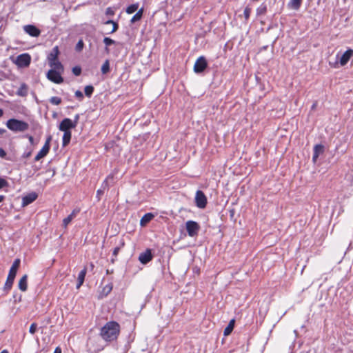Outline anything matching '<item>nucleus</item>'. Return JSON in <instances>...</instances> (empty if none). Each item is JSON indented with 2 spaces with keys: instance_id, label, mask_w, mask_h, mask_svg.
I'll list each match as a JSON object with an SVG mask.
<instances>
[{
  "instance_id": "nucleus-1",
  "label": "nucleus",
  "mask_w": 353,
  "mask_h": 353,
  "mask_svg": "<svg viewBox=\"0 0 353 353\" xmlns=\"http://www.w3.org/2000/svg\"><path fill=\"white\" fill-rule=\"evenodd\" d=\"M120 325L116 321L108 322L101 327L100 335L106 341L116 340L119 334Z\"/></svg>"
},
{
  "instance_id": "nucleus-46",
  "label": "nucleus",
  "mask_w": 353,
  "mask_h": 353,
  "mask_svg": "<svg viewBox=\"0 0 353 353\" xmlns=\"http://www.w3.org/2000/svg\"><path fill=\"white\" fill-rule=\"evenodd\" d=\"M112 30H111V32L110 33H113L114 32H116L118 28H119V24L117 23V22H114L112 23Z\"/></svg>"
},
{
  "instance_id": "nucleus-34",
  "label": "nucleus",
  "mask_w": 353,
  "mask_h": 353,
  "mask_svg": "<svg viewBox=\"0 0 353 353\" xmlns=\"http://www.w3.org/2000/svg\"><path fill=\"white\" fill-rule=\"evenodd\" d=\"M112 290V285L111 283L108 284L105 286H104L103 288L102 289L101 294L103 296H106L110 293Z\"/></svg>"
},
{
  "instance_id": "nucleus-49",
  "label": "nucleus",
  "mask_w": 353,
  "mask_h": 353,
  "mask_svg": "<svg viewBox=\"0 0 353 353\" xmlns=\"http://www.w3.org/2000/svg\"><path fill=\"white\" fill-rule=\"evenodd\" d=\"M54 353H62L61 348L60 347H57L54 351Z\"/></svg>"
},
{
  "instance_id": "nucleus-48",
  "label": "nucleus",
  "mask_w": 353,
  "mask_h": 353,
  "mask_svg": "<svg viewBox=\"0 0 353 353\" xmlns=\"http://www.w3.org/2000/svg\"><path fill=\"white\" fill-rule=\"evenodd\" d=\"M106 14H110V15H112V14H114V12L111 9V8H108L107 10H106Z\"/></svg>"
},
{
  "instance_id": "nucleus-40",
  "label": "nucleus",
  "mask_w": 353,
  "mask_h": 353,
  "mask_svg": "<svg viewBox=\"0 0 353 353\" xmlns=\"http://www.w3.org/2000/svg\"><path fill=\"white\" fill-rule=\"evenodd\" d=\"M72 72L75 76H79L81 73V68L79 66H75L72 68Z\"/></svg>"
},
{
  "instance_id": "nucleus-4",
  "label": "nucleus",
  "mask_w": 353,
  "mask_h": 353,
  "mask_svg": "<svg viewBox=\"0 0 353 353\" xmlns=\"http://www.w3.org/2000/svg\"><path fill=\"white\" fill-rule=\"evenodd\" d=\"M51 140H52V136L49 135L47 137L43 146L42 147L41 150L38 152V154L35 156V157H34L35 161H39L41 159L45 157L48 154L50 149V143Z\"/></svg>"
},
{
  "instance_id": "nucleus-53",
  "label": "nucleus",
  "mask_w": 353,
  "mask_h": 353,
  "mask_svg": "<svg viewBox=\"0 0 353 353\" xmlns=\"http://www.w3.org/2000/svg\"><path fill=\"white\" fill-rule=\"evenodd\" d=\"M5 199L4 195H0V203L2 202Z\"/></svg>"
},
{
  "instance_id": "nucleus-58",
  "label": "nucleus",
  "mask_w": 353,
  "mask_h": 353,
  "mask_svg": "<svg viewBox=\"0 0 353 353\" xmlns=\"http://www.w3.org/2000/svg\"><path fill=\"white\" fill-rule=\"evenodd\" d=\"M336 58H337V59H339V53H338V54H336Z\"/></svg>"
},
{
  "instance_id": "nucleus-17",
  "label": "nucleus",
  "mask_w": 353,
  "mask_h": 353,
  "mask_svg": "<svg viewBox=\"0 0 353 353\" xmlns=\"http://www.w3.org/2000/svg\"><path fill=\"white\" fill-rule=\"evenodd\" d=\"M86 272H87V268L84 267V268L83 270H81L80 271V272L79 273L78 281H77V283L76 285L77 289H79L81 288V286L83 285L84 280H85V276Z\"/></svg>"
},
{
  "instance_id": "nucleus-35",
  "label": "nucleus",
  "mask_w": 353,
  "mask_h": 353,
  "mask_svg": "<svg viewBox=\"0 0 353 353\" xmlns=\"http://www.w3.org/2000/svg\"><path fill=\"white\" fill-rule=\"evenodd\" d=\"M20 263H21L20 259H16L14 261V262H13V263H12V266H11L10 270H12L13 271L17 272V270H18V269H19V268L20 266Z\"/></svg>"
},
{
  "instance_id": "nucleus-23",
  "label": "nucleus",
  "mask_w": 353,
  "mask_h": 353,
  "mask_svg": "<svg viewBox=\"0 0 353 353\" xmlns=\"http://www.w3.org/2000/svg\"><path fill=\"white\" fill-rule=\"evenodd\" d=\"M302 0H290L288 4L290 8L299 10L301 6Z\"/></svg>"
},
{
  "instance_id": "nucleus-3",
  "label": "nucleus",
  "mask_w": 353,
  "mask_h": 353,
  "mask_svg": "<svg viewBox=\"0 0 353 353\" xmlns=\"http://www.w3.org/2000/svg\"><path fill=\"white\" fill-rule=\"evenodd\" d=\"M185 228L188 235L191 237H194L198 235L201 227L197 222L190 220L185 223Z\"/></svg>"
},
{
  "instance_id": "nucleus-25",
  "label": "nucleus",
  "mask_w": 353,
  "mask_h": 353,
  "mask_svg": "<svg viewBox=\"0 0 353 353\" xmlns=\"http://www.w3.org/2000/svg\"><path fill=\"white\" fill-rule=\"evenodd\" d=\"M17 95L26 97L28 94V86L26 83H22L17 92Z\"/></svg>"
},
{
  "instance_id": "nucleus-12",
  "label": "nucleus",
  "mask_w": 353,
  "mask_h": 353,
  "mask_svg": "<svg viewBox=\"0 0 353 353\" xmlns=\"http://www.w3.org/2000/svg\"><path fill=\"white\" fill-rule=\"evenodd\" d=\"M352 57L353 50L348 48L339 58L340 65L345 66Z\"/></svg>"
},
{
  "instance_id": "nucleus-41",
  "label": "nucleus",
  "mask_w": 353,
  "mask_h": 353,
  "mask_svg": "<svg viewBox=\"0 0 353 353\" xmlns=\"http://www.w3.org/2000/svg\"><path fill=\"white\" fill-rule=\"evenodd\" d=\"M8 182L6 179L0 177V189L8 187Z\"/></svg>"
},
{
  "instance_id": "nucleus-10",
  "label": "nucleus",
  "mask_w": 353,
  "mask_h": 353,
  "mask_svg": "<svg viewBox=\"0 0 353 353\" xmlns=\"http://www.w3.org/2000/svg\"><path fill=\"white\" fill-rule=\"evenodd\" d=\"M31 57L27 53H23L17 57L16 63L19 67H26L30 63Z\"/></svg>"
},
{
  "instance_id": "nucleus-57",
  "label": "nucleus",
  "mask_w": 353,
  "mask_h": 353,
  "mask_svg": "<svg viewBox=\"0 0 353 353\" xmlns=\"http://www.w3.org/2000/svg\"><path fill=\"white\" fill-rule=\"evenodd\" d=\"M0 353H9V352L8 350H4L1 351Z\"/></svg>"
},
{
  "instance_id": "nucleus-11",
  "label": "nucleus",
  "mask_w": 353,
  "mask_h": 353,
  "mask_svg": "<svg viewBox=\"0 0 353 353\" xmlns=\"http://www.w3.org/2000/svg\"><path fill=\"white\" fill-rule=\"evenodd\" d=\"M75 128L69 118L63 119L59 125V130L62 132H69L71 129Z\"/></svg>"
},
{
  "instance_id": "nucleus-29",
  "label": "nucleus",
  "mask_w": 353,
  "mask_h": 353,
  "mask_svg": "<svg viewBox=\"0 0 353 353\" xmlns=\"http://www.w3.org/2000/svg\"><path fill=\"white\" fill-rule=\"evenodd\" d=\"M234 319H232L228 326L224 330V335H229L234 329Z\"/></svg>"
},
{
  "instance_id": "nucleus-56",
  "label": "nucleus",
  "mask_w": 353,
  "mask_h": 353,
  "mask_svg": "<svg viewBox=\"0 0 353 353\" xmlns=\"http://www.w3.org/2000/svg\"><path fill=\"white\" fill-rule=\"evenodd\" d=\"M3 115V110L0 108V117H1Z\"/></svg>"
},
{
  "instance_id": "nucleus-14",
  "label": "nucleus",
  "mask_w": 353,
  "mask_h": 353,
  "mask_svg": "<svg viewBox=\"0 0 353 353\" xmlns=\"http://www.w3.org/2000/svg\"><path fill=\"white\" fill-rule=\"evenodd\" d=\"M23 30L30 36L34 37H37L41 34V30L34 25L24 26Z\"/></svg>"
},
{
  "instance_id": "nucleus-47",
  "label": "nucleus",
  "mask_w": 353,
  "mask_h": 353,
  "mask_svg": "<svg viewBox=\"0 0 353 353\" xmlns=\"http://www.w3.org/2000/svg\"><path fill=\"white\" fill-rule=\"evenodd\" d=\"M6 154V152L3 148H0V157L2 159H5Z\"/></svg>"
},
{
  "instance_id": "nucleus-16",
  "label": "nucleus",
  "mask_w": 353,
  "mask_h": 353,
  "mask_svg": "<svg viewBox=\"0 0 353 353\" xmlns=\"http://www.w3.org/2000/svg\"><path fill=\"white\" fill-rule=\"evenodd\" d=\"M324 152V146L322 144H316L314 147L312 161L315 162L319 155Z\"/></svg>"
},
{
  "instance_id": "nucleus-18",
  "label": "nucleus",
  "mask_w": 353,
  "mask_h": 353,
  "mask_svg": "<svg viewBox=\"0 0 353 353\" xmlns=\"http://www.w3.org/2000/svg\"><path fill=\"white\" fill-rule=\"evenodd\" d=\"M59 50L57 46H54L48 56V62L54 61L58 59Z\"/></svg>"
},
{
  "instance_id": "nucleus-24",
  "label": "nucleus",
  "mask_w": 353,
  "mask_h": 353,
  "mask_svg": "<svg viewBox=\"0 0 353 353\" xmlns=\"http://www.w3.org/2000/svg\"><path fill=\"white\" fill-rule=\"evenodd\" d=\"M143 10H144L143 8H141V9H139L137 11V12L132 17L130 22L132 23H134L137 21H140L143 17Z\"/></svg>"
},
{
  "instance_id": "nucleus-5",
  "label": "nucleus",
  "mask_w": 353,
  "mask_h": 353,
  "mask_svg": "<svg viewBox=\"0 0 353 353\" xmlns=\"http://www.w3.org/2000/svg\"><path fill=\"white\" fill-rule=\"evenodd\" d=\"M207 197L201 190H197L195 194V204L201 209H203L207 205Z\"/></svg>"
},
{
  "instance_id": "nucleus-21",
  "label": "nucleus",
  "mask_w": 353,
  "mask_h": 353,
  "mask_svg": "<svg viewBox=\"0 0 353 353\" xmlns=\"http://www.w3.org/2000/svg\"><path fill=\"white\" fill-rule=\"evenodd\" d=\"M49 65L51 68H52V70H56L57 71L63 72V65L58 59H57L54 61H50Z\"/></svg>"
},
{
  "instance_id": "nucleus-42",
  "label": "nucleus",
  "mask_w": 353,
  "mask_h": 353,
  "mask_svg": "<svg viewBox=\"0 0 353 353\" xmlns=\"http://www.w3.org/2000/svg\"><path fill=\"white\" fill-rule=\"evenodd\" d=\"M74 96L79 99V101H81L83 99V92L80 90H77L74 93Z\"/></svg>"
},
{
  "instance_id": "nucleus-9",
  "label": "nucleus",
  "mask_w": 353,
  "mask_h": 353,
  "mask_svg": "<svg viewBox=\"0 0 353 353\" xmlns=\"http://www.w3.org/2000/svg\"><path fill=\"white\" fill-rule=\"evenodd\" d=\"M17 272L10 270L6 281L3 286V290L8 293L12 288Z\"/></svg>"
},
{
  "instance_id": "nucleus-15",
  "label": "nucleus",
  "mask_w": 353,
  "mask_h": 353,
  "mask_svg": "<svg viewBox=\"0 0 353 353\" xmlns=\"http://www.w3.org/2000/svg\"><path fill=\"white\" fill-rule=\"evenodd\" d=\"M38 197V194L32 192L22 198L21 205L23 207L27 206L34 202Z\"/></svg>"
},
{
  "instance_id": "nucleus-37",
  "label": "nucleus",
  "mask_w": 353,
  "mask_h": 353,
  "mask_svg": "<svg viewBox=\"0 0 353 353\" xmlns=\"http://www.w3.org/2000/svg\"><path fill=\"white\" fill-rule=\"evenodd\" d=\"M49 101L53 105H59L61 103V99L58 97H52Z\"/></svg>"
},
{
  "instance_id": "nucleus-28",
  "label": "nucleus",
  "mask_w": 353,
  "mask_h": 353,
  "mask_svg": "<svg viewBox=\"0 0 353 353\" xmlns=\"http://www.w3.org/2000/svg\"><path fill=\"white\" fill-rule=\"evenodd\" d=\"M110 61L108 59H106L101 66V71L103 74H106L110 72Z\"/></svg>"
},
{
  "instance_id": "nucleus-32",
  "label": "nucleus",
  "mask_w": 353,
  "mask_h": 353,
  "mask_svg": "<svg viewBox=\"0 0 353 353\" xmlns=\"http://www.w3.org/2000/svg\"><path fill=\"white\" fill-rule=\"evenodd\" d=\"M267 12V6L265 3H262L259 8L256 9V15L260 16L265 14Z\"/></svg>"
},
{
  "instance_id": "nucleus-7",
  "label": "nucleus",
  "mask_w": 353,
  "mask_h": 353,
  "mask_svg": "<svg viewBox=\"0 0 353 353\" xmlns=\"http://www.w3.org/2000/svg\"><path fill=\"white\" fill-rule=\"evenodd\" d=\"M62 72L56 70H50L47 73V78L55 83H61L63 82V78L61 77Z\"/></svg>"
},
{
  "instance_id": "nucleus-43",
  "label": "nucleus",
  "mask_w": 353,
  "mask_h": 353,
  "mask_svg": "<svg viewBox=\"0 0 353 353\" xmlns=\"http://www.w3.org/2000/svg\"><path fill=\"white\" fill-rule=\"evenodd\" d=\"M21 296H22L21 294H18V293H14L13 294L14 302V303L20 302L21 301Z\"/></svg>"
},
{
  "instance_id": "nucleus-39",
  "label": "nucleus",
  "mask_w": 353,
  "mask_h": 353,
  "mask_svg": "<svg viewBox=\"0 0 353 353\" xmlns=\"http://www.w3.org/2000/svg\"><path fill=\"white\" fill-rule=\"evenodd\" d=\"M37 330V324L36 323H32L29 328V332L31 334H34Z\"/></svg>"
},
{
  "instance_id": "nucleus-22",
  "label": "nucleus",
  "mask_w": 353,
  "mask_h": 353,
  "mask_svg": "<svg viewBox=\"0 0 353 353\" xmlns=\"http://www.w3.org/2000/svg\"><path fill=\"white\" fill-rule=\"evenodd\" d=\"M71 137H72L71 131L63 132V138H62V146L63 147H65L70 143Z\"/></svg>"
},
{
  "instance_id": "nucleus-31",
  "label": "nucleus",
  "mask_w": 353,
  "mask_h": 353,
  "mask_svg": "<svg viewBox=\"0 0 353 353\" xmlns=\"http://www.w3.org/2000/svg\"><path fill=\"white\" fill-rule=\"evenodd\" d=\"M138 8H139V3H133V4L130 5L129 6H128L125 11L128 14H132L134 12H136L138 10Z\"/></svg>"
},
{
  "instance_id": "nucleus-13",
  "label": "nucleus",
  "mask_w": 353,
  "mask_h": 353,
  "mask_svg": "<svg viewBox=\"0 0 353 353\" xmlns=\"http://www.w3.org/2000/svg\"><path fill=\"white\" fill-rule=\"evenodd\" d=\"M153 259L150 249H147L144 252L139 254V260L142 264H147Z\"/></svg>"
},
{
  "instance_id": "nucleus-45",
  "label": "nucleus",
  "mask_w": 353,
  "mask_h": 353,
  "mask_svg": "<svg viewBox=\"0 0 353 353\" xmlns=\"http://www.w3.org/2000/svg\"><path fill=\"white\" fill-rule=\"evenodd\" d=\"M32 149H30L29 150H26L23 153L22 157L25 158V159L29 158L31 156V154H32Z\"/></svg>"
},
{
  "instance_id": "nucleus-60",
  "label": "nucleus",
  "mask_w": 353,
  "mask_h": 353,
  "mask_svg": "<svg viewBox=\"0 0 353 353\" xmlns=\"http://www.w3.org/2000/svg\"><path fill=\"white\" fill-rule=\"evenodd\" d=\"M110 273V271H109L108 270H107V274H109Z\"/></svg>"
},
{
  "instance_id": "nucleus-2",
  "label": "nucleus",
  "mask_w": 353,
  "mask_h": 353,
  "mask_svg": "<svg viewBox=\"0 0 353 353\" xmlns=\"http://www.w3.org/2000/svg\"><path fill=\"white\" fill-rule=\"evenodd\" d=\"M6 126L9 130L15 132H25L29 128V124L27 122L17 119H8Z\"/></svg>"
},
{
  "instance_id": "nucleus-33",
  "label": "nucleus",
  "mask_w": 353,
  "mask_h": 353,
  "mask_svg": "<svg viewBox=\"0 0 353 353\" xmlns=\"http://www.w3.org/2000/svg\"><path fill=\"white\" fill-rule=\"evenodd\" d=\"M94 88L92 85H86L84 89L85 95L87 97H89V98L91 97V96L92 95V94L94 92Z\"/></svg>"
},
{
  "instance_id": "nucleus-52",
  "label": "nucleus",
  "mask_w": 353,
  "mask_h": 353,
  "mask_svg": "<svg viewBox=\"0 0 353 353\" xmlns=\"http://www.w3.org/2000/svg\"><path fill=\"white\" fill-rule=\"evenodd\" d=\"M6 132V130L3 128H0V135L3 134V133H5Z\"/></svg>"
},
{
  "instance_id": "nucleus-6",
  "label": "nucleus",
  "mask_w": 353,
  "mask_h": 353,
  "mask_svg": "<svg viewBox=\"0 0 353 353\" xmlns=\"http://www.w3.org/2000/svg\"><path fill=\"white\" fill-rule=\"evenodd\" d=\"M208 67V62L203 56L199 57L194 65V72L199 74L203 72Z\"/></svg>"
},
{
  "instance_id": "nucleus-50",
  "label": "nucleus",
  "mask_w": 353,
  "mask_h": 353,
  "mask_svg": "<svg viewBox=\"0 0 353 353\" xmlns=\"http://www.w3.org/2000/svg\"><path fill=\"white\" fill-rule=\"evenodd\" d=\"M28 140L31 144L34 143V138L32 136L28 135Z\"/></svg>"
},
{
  "instance_id": "nucleus-36",
  "label": "nucleus",
  "mask_w": 353,
  "mask_h": 353,
  "mask_svg": "<svg viewBox=\"0 0 353 353\" xmlns=\"http://www.w3.org/2000/svg\"><path fill=\"white\" fill-rule=\"evenodd\" d=\"M251 8L249 6H247L245 8L243 11V15L245 20V22H247L250 18V13H251Z\"/></svg>"
},
{
  "instance_id": "nucleus-55",
  "label": "nucleus",
  "mask_w": 353,
  "mask_h": 353,
  "mask_svg": "<svg viewBox=\"0 0 353 353\" xmlns=\"http://www.w3.org/2000/svg\"><path fill=\"white\" fill-rule=\"evenodd\" d=\"M90 270H92L94 268V265L93 264V263H90Z\"/></svg>"
},
{
  "instance_id": "nucleus-61",
  "label": "nucleus",
  "mask_w": 353,
  "mask_h": 353,
  "mask_svg": "<svg viewBox=\"0 0 353 353\" xmlns=\"http://www.w3.org/2000/svg\"><path fill=\"white\" fill-rule=\"evenodd\" d=\"M315 108V104H313L312 108Z\"/></svg>"
},
{
  "instance_id": "nucleus-8",
  "label": "nucleus",
  "mask_w": 353,
  "mask_h": 353,
  "mask_svg": "<svg viewBox=\"0 0 353 353\" xmlns=\"http://www.w3.org/2000/svg\"><path fill=\"white\" fill-rule=\"evenodd\" d=\"M114 175L112 174H109L106 179L102 182L101 188L97 191L96 197L98 201L101 200V196L104 194L105 190L109 188V180H113Z\"/></svg>"
},
{
  "instance_id": "nucleus-51",
  "label": "nucleus",
  "mask_w": 353,
  "mask_h": 353,
  "mask_svg": "<svg viewBox=\"0 0 353 353\" xmlns=\"http://www.w3.org/2000/svg\"><path fill=\"white\" fill-rule=\"evenodd\" d=\"M114 23V21L110 19L108 20L106 22H105V24H112Z\"/></svg>"
},
{
  "instance_id": "nucleus-54",
  "label": "nucleus",
  "mask_w": 353,
  "mask_h": 353,
  "mask_svg": "<svg viewBox=\"0 0 353 353\" xmlns=\"http://www.w3.org/2000/svg\"><path fill=\"white\" fill-rule=\"evenodd\" d=\"M117 261V258L112 256L111 259V263H114Z\"/></svg>"
},
{
  "instance_id": "nucleus-38",
  "label": "nucleus",
  "mask_w": 353,
  "mask_h": 353,
  "mask_svg": "<svg viewBox=\"0 0 353 353\" xmlns=\"http://www.w3.org/2000/svg\"><path fill=\"white\" fill-rule=\"evenodd\" d=\"M84 47V43L82 39L79 40L75 46V50L77 52H81Z\"/></svg>"
},
{
  "instance_id": "nucleus-44",
  "label": "nucleus",
  "mask_w": 353,
  "mask_h": 353,
  "mask_svg": "<svg viewBox=\"0 0 353 353\" xmlns=\"http://www.w3.org/2000/svg\"><path fill=\"white\" fill-rule=\"evenodd\" d=\"M80 115L79 114H77L74 117V120L72 121V125H74V128L77 127L79 120Z\"/></svg>"
},
{
  "instance_id": "nucleus-19",
  "label": "nucleus",
  "mask_w": 353,
  "mask_h": 353,
  "mask_svg": "<svg viewBox=\"0 0 353 353\" xmlns=\"http://www.w3.org/2000/svg\"><path fill=\"white\" fill-rule=\"evenodd\" d=\"M27 280H28V275L24 274L19 281L18 287L23 292H25L27 290V288H28Z\"/></svg>"
},
{
  "instance_id": "nucleus-59",
  "label": "nucleus",
  "mask_w": 353,
  "mask_h": 353,
  "mask_svg": "<svg viewBox=\"0 0 353 353\" xmlns=\"http://www.w3.org/2000/svg\"><path fill=\"white\" fill-rule=\"evenodd\" d=\"M110 273V271H109L108 270H107V274H109Z\"/></svg>"
},
{
  "instance_id": "nucleus-20",
  "label": "nucleus",
  "mask_w": 353,
  "mask_h": 353,
  "mask_svg": "<svg viewBox=\"0 0 353 353\" xmlns=\"http://www.w3.org/2000/svg\"><path fill=\"white\" fill-rule=\"evenodd\" d=\"M154 215L152 213L148 212L145 214L140 221V225L141 226H145L147 223H148L153 218Z\"/></svg>"
},
{
  "instance_id": "nucleus-27",
  "label": "nucleus",
  "mask_w": 353,
  "mask_h": 353,
  "mask_svg": "<svg viewBox=\"0 0 353 353\" xmlns=\"http://www.w3.org/2000/svg\"><path fill=\"white\" fill-rule=\"evenodd\" d=\"M124 245H125L124 240L121 239L119 245L117 247H115L114 249L113 250L112 256L117 258L119 251L121 250V249L122 248H123Z\"/></svg>"
},
{
  "instance_id": "nucleus-26",
  "label": "nucleus",
  "mask_w": 353,
  "mask_h": 353,
  "mask_svg": "<svg viewBox=\"0 0 353 353\" xmlns=\"http://www.w3.org/2000/svg\"><path fill=\"white\" fill-rule=\"evenodd\" d=\"M103 43L105 45V51L107 53H109L110 52V49H109L108 47L110 46L111 45L114 44L116 43V41L112 39L110 37H105L103 39Z\"/></svg>"
},
{
  "instance_id": "nucleus-30",
  "label": "nucleus",
  "mask_w": 353,
  "mask_h": 353,
  "mask_svg": "<svg viewBox=\"0 0 353 353\" xmlns=\"http://www.w3.org/2000/svg\"><path fill=\"white\" fill-rule=\"evenodd\" d=\"M74 216H75V212H74V211H73V212H72V213L70 214H69L67 217H65L63 220V227L66 228L68 226V225L72 221V220L74 219Z\"/></svg>"
}]
</instances>
